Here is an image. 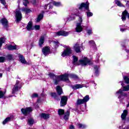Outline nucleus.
I'll return each mask as SVG.
<instances>
[{"instance_id": "nucleus-51", "label": "nucleus", "mask_w": 129, "mask_h": 129, "mask_svg": "<svg viewBox=\"0 0 129 129\" xmlns=\"http://www.w3.org/2000/svg\"><path fill=\"white\" fill-rule=\"evenodd\" d=\"M56 93H52L51 94V96H52V97H54V98L56 97Z\"/></svg>"}, {"instance_id": "nucleus-10", "label": "nucleus", "mask_w": 129, "mask_h": 129, "mask_svg": "<svg viewBox=\"0 0 129 129\" xmlns=\"http://www.w3.org/2000/svg\"><path fill=\"white\" fill-rule=\"evenodd\" d=\"M0 23H1V24L4 27V28H8V20L7 19L2 18L0 20Z\"/></svg>"}, {"instance_id": "nucleus-54", "label": "nucleus", "mask_w": 129, "mask_h": 129, "mask_svg": "<svg viewBox=\"0 0 129 129\" xmlns=\"http://www.w3.org/2000/svg\"><path fill=\"white\" fill-rule=\"evenodd\" d=\"M120 31H121V32H123V31H125V29H120Z\"/></svg>"}, {"instance_id": "nucleus-29", "label": "nucleus", "mask_w": 129, "mask_h": 129, "mask_svg": "<svg viewBox=\"0 0 129 129\" xmlns=\"http://www.w3.org/2000/svg\"><path fill=\"white\" fill-rule=\"evenodd\" d=\"M6 42L5 37H1L0 38V48L3 46V44Z\"/></svg>"}, {"instance_id": "nucleus-47", "label": "nucleus", "mask_w": 129, "mask_h": 129, "mask_svg": "<svg viewBox=\"0 0 129 129\" xmlns=\"http://www.w3.org/2000/svg\"><path fill=\"white\" fill-rule=\"evenodd\" d=\"M31 3L33 6H37V2H36V0H32Z\"/></svg>"}, {"instance_id": "nucleus-53", "label": "nucleus", "mask_w": 129, "mask_h": 129, "mask_svg": "<svg viewBox=\"0 0 129 129\" xmlns=\"http://www.w3.org/2000/svg\"><path fill=\"white\" fill-rule=\"evenodd\" d=\"M70 129H75V128L74 127V126L73 125H71V126H70Z\"/></svg>"}, {"instance_id": "nucleus-57", "label": "nucleus", "mask_w": 129, "mask_h": 129, "mask_svg": "<svg viewBox=\"0 0 129 129\" xmlns=\"http://www.w3.org/2000/svg\"><path fill=\"white\" fill-rule=\"evenodd\" d=\"M121 97L120 96H119L118 97V98L119 99V98H121Z\"/></svg>"}, {"instance_id": "nucleus-37", "label": "nucleus", "mask_w": 129, "mask_h": 129, "mask_svg": "<svg viewBox=\"0 0 129 129\" xmlns=\"http://www.w3.org/2000/svg\"><path fill=\"white\" fill-rule=\"evenodd\" d=\"M123 79L126 84H129V78L127 77H124Z\"/></svg>"}, {"instance_id": "nucleus-46", "label": "nucleus", "mask_w": 129, "mask_h": 129, "mask_svg": "<svg viewBox=\"0 0 129 129\" xmlns=\"http://www.w3.org/2000/svg\"><path fill=\"white\" fill-rule=\"evenodd\" d=\"M34 29L37 31L40 30V25H35L34 26Z\"/></svg>"}, {"instance_id": "nucleus-40", "label": "nucleus", "mask_w": 129, "mask_h": 129, "mask_svg": "<svg viewBox=\"0 0 129 129\" xmlns=\"http://www.w3.org/2000/svg\"><path fill=\"white\" fill-rule=\"evenodd\" d=\"M7 57L9 60H12L13 59V55L11 54H8Z\"/></svg>"}, {"instance_id": "nucleus-19", "label": "nucleus", "mask_w": 129, "mask_h": 129, "mask_svg": "<svg viewBox=\"0 0 129 129\" xmlns=\"http://www.w3.org/2000/svg\"><path fill=\"white\" fill-rule=\"evenodd\" d=\"M83 87V85L81 84H76L72 86L73 89H79V88H82Z\"/></svg>"}, {"instance_id": "nucleus-50", "label": "nucleus", "mask_w": 129, "mask_h": 129, "mask_svg": "<svg viewBox=\"0 0 129 129\" xmlns=\"http://www.w3.org/2000/svg\"><path fill=\"white\" fill-rule=\"evenodd\" d=\"M38 97L37 94H33L31 96L32 98H35V97Z\"/></svg>"}, {"instance_id": "nucleus-8", "label": "nucleus", "mask_w": 129, "mask_h": 129, "mask_svg": "<svg viewBox=\"0 0 129 129\" xmlns=\"http://www.w3.org/2000/svg\"><path fill=\"white\" fill-rule=\"evenodd\" d=\"M20 88H21V87H19V81H17L16 84L12 89V94H15L17 91H19Z\"/></svg>"}, {"instance_id": "nucleus-26", "label": "nucleus", "mask_w": 129, "mask_h": 129, "mask_svg": "<svg viewBox=\"0 0 129 129\" xmlns=\"http://www.w3.org/2000/svg\"><path fill=\"white\" fill-rule=\"evenodd\" d=\"M114 2H115V4L116 5H117V6H118V7H124V6L123 5H122V4H121V3H120V1H119L118 0H115Z\"/></svg>"}, {"instance_id": "nucleus-24", "label": "nucleus", "mask_w": 129, "mask_h": 129, "mask_svg": "<svg viewBox=\"0 0 129 129\" xmlns=\"http://www.w3.org/2000/svg\"><path fill=\"white\" fill-rule=\"evenodd\" d=\"M7 48L10 50H17V46L16 45H9Z\"/></svg>"}, {"instance_id": "nucleus-31", "label": "nucleus", "mask_w": 129, "mask_h": 129, "mask_svg": "<svg viewBox=\"0 0 129 129\" xmlns=\"http://www.w3.org/2000/svg\"><path fill=\"white\" fill-rule=\"evenodd\" d=\"M84 103H86L89 100V95H86L83 99Z\"/></svg>"}, {"instance_id": "nucleus-4", "label": "nucleus", "mask_w": 129, "mask_h": 129, "mask_svg": "<svg viewBox=\"0 0 129 129\" xmlns=\"http://www.w3.org/2000/svg\"><path fill=\"white\" fill-rule=\"evenodd\" d=\"M79 62L83 66H86L87 64H88L89 65H91V64H92V62H91L90 60L88 59L87 57H85L83 59H81L79 60Z\"/></svg>"}, {"instance_id": "nucleus-48", "label": "nucleus", "mask_w": 129, "mask_h": 129, "mask_svg": "<svg viewBox=\"0 0 129 129\" xmlns=\"http://www.w3.org/2000/svg\"><path fill=\"white\" fill-rule=\"evenodd\" d=\"M87 34H88V35H91L92 34V30L91 29L88 30Z\"/></svg>"}, {"instance_id": "nucleus-3", "label": "nucleus", "mask_w": 129, "mask_h": 129, "mask_svg": "<svg viewBox=\"0 0 129 129\" xmlns=\"http://www.w3.org/2000/svg\"><path fill=\"white\" fill-rule=\"evenodd\" d=\"M72 54V50L69 46H67L65 50L62 52L61 54L62 57H65L66 56H69Z\"/></svg>"}, {"instance_id": "nucleus-11", "label": "nucleus", "mask_w": 129, "mask_h": 129, "mask_svg": "<svg viewBox=\"0 0 129 129\" xmlns=\"http://www.w3.org/2000/svg\"><path fill=\"white\" fill-rule=\"evenodd\" d=\"M42 52L45 56H47L50 53V48L48 46L44 47L42 49Z\"/></svg>"}, {"instance_id": "nucleus-12", "label": "nucleus", "mask_w": 129, "mask_h": 129, "mask_svg": "<svg viewBox=\"0 0 129 129\" xmlns=\"http://www.w3.org/2000/svg\"><path fill=\"white\" fill-rule=\"evenodd\" d=\"M64 75H68V80H67L66 81H68L69 80V77L70 78H72L73 79H78V76L76 75H74L73 74H71L70 75H68L67 74H64Z\"/></svg>"}, {"instance_id": "nucleus-6", "label": "nucleus", "mask_w": 129, "mask_h": 129, "mask_svg": "<svg viewBox=\"0 0 129 129\" xmlns=\"http://www.w3.org/2000/svg\"><path fill=\"white\" fill-rule=\"evenodd\" d=\"M85 9V10H87V11H89V3L88 2H86V3H83L79 7V10H82V9Z\"/></svg>"}, {"instance_id": "nucleus-60", "label": "nucleus", "mask_w": 129, "mask_h": 129, "mask_svg": "<svg viewBox=\"0 0 129 129\" xmlns=\"http://www.w3.org/2000/svg\"><path fill=\"white\" fill-rule=\"evenodd\" d=\"M128 53H129V50L128 51Z\"/></svg>"}, {"instance_id": "nucleus-14", "label": "nucleus", "mask_w": 129, "mask_h": 129, "mask_svg": "<svg viewBox=\"0 0 129 129\" xmlns=\"http://www.w3.org/2000/svg\"><path fill=\"white\" fill-rule=\"evenodd\" d=\"M126 115H127V110H124L123 111V113H122V114L121 115V118L122 120H125Z\"/></svg>"}, {"instance_id": "nucleus-32", "label": "nucleus", "mask_w": 129, "mask_h": 129, "mask_svg": "<svg viewBox=\"0 0 129 129\" xmlns=\"http://www.w3.org/2000/svg\"><path fill=\"white\" fill-rule=\"evenodd\" d=\"M77 125H78V126H79V127H80V128H85V127H86V125L80 123H78L77 124Z\"/></svg>"}, {"instance_id": "nucleus-2", "label": "nucleus", "mask_w": 129, "mask_h": 129, "mask_svg": "<svg viewBox=\"0 0 129 129\" xmlns=\"http://www.w3.org/2000/svg\"><path fill=\"white\" fill-rule=\"evenodd\" d=\"M73 16H77L79 17V21L80 23H77V27L76 28V31L78 33H80V32H82V26H81V23H82V17L80 16L79 14H74Z\"/></svg>"}, {"instance_id": "nucleus-13", "label": "nucleus", "mask_w": 129, "mask_h": 129, "mask_svg": "<svg viewBox=\"0 0 129 129\" xmlns=\"http://www.w3.org/2000/svg\"><path fill=\"white\" fill-rule=\"evenodd\" d=\"M57 36H68L69 35V33L66 31H59L56 32Z\"/></svg>"}, {"instance_id": "nucleus-25", "label": "nucleus", "mask_w": 129, "mask_h": 129, "mask_svg": "<svg viewBox=\"0 0 129 129\" xmlns=\"http://www.w3.org/2000/svg\"><path fill=\"white\" fill-rule=\"evenodd\" d=\"M45 40V38L44 36H41L39 39V46H42L43 44H44V41Z\"/></svg>"}, {"instance_id": "nucleus-56", "label": "nucleus", "mask_w": 129, "mask_h": 129, "mask_svg": "<svg viewBox=\"0 0 129 129\" xmlns=\"http://www.w3.org/2000/svg\"><path fill=\"white\" fill-rule=\"evenodd\" d=\"M53 8V6H50L49 9H52Z\"/></svg>"}, {"instance_id": "nucleus-35", "label": "nucleus", "mask_w": 129, "mask_h": 129, "mask_svg": "<svg viewBox=\"0 0 129 129\" xmlns=\"http://www.w3.org/2000/svg\"><path fill=\"white\" fill-rule=\"evenodd\" d=\"M53 6H55V7H60V6H61V3L53 2Z\"/></svg>"}, {"instance_id": "nucleus-44", "label": "nucleus", "mask_w": 129, "mask_h": 129, "mask_svg": "<svg viewBox=\"0 0 129 129\" xmlns=\"http://www.w3.org/2000/svg\"><path fill=\"white\" fill-rule=\"evenodd\" d=\"M5 94H6V93L3 92L2 91H0V98H3Z\"/></svg>"}, {"instance_id": "nucleus-39", "label": "nucleus", "mask_w": 129, "mask_h": 129, "mask_svg": "<svg viewBox=\"0 0 129 129\" xmlns=\"http://www.w3.org/2000/svg\"><path fill=\"white\" fill-rule=\"evenodd\" d=\"M94 70H96L95 71V75L97 76V74L98 73V67H97V66H95L94 67Z\"/></svg>"}, {"instance_id": "nucleus-55", "label": "nucleus", "mask_w": 129, "mask_h": 129, "mask_svg": "<svg viewBox=\"0 0 129 129\" xmlns=\"http://www.w3.org/2000/svg\"><path fill=\"white\" fill-rule=\"evenodd\" d=\"M0 77H3V74L2 73H0Z\"/></svg>"}, {"instance_id": "nucleus-21", "label": "nucleus", "mask_w": 129, "mask_h": 129, "mask_svg": "<svg viewBox=\"0 0 129 129\" xmlns=\"http://www.w3.org/2000/svg\"><path fill=\"white\" fill-rule=\"evenodd\" d=\"M69 115H70V111H67L64 115V119H65V120H68V119L69 118Z\"/></svg>"}, {"instance_id": "nucleus-17", "label": "nucleus", "mask_w": 129, "mask_h": 129, "mask_svg": "<svg viewBox=\"0 0 129 129\" xmlns=\"http://www.w3.org/2000/svg\"><path fill=\"white\" fill-rule=\"evenodd\" d=\"M26 29L27 31H32V30H34V29H33V24L31 22L28 23Z\"/></svg>"}, {"instance_id": "nucleus-9", "label": "nucleus", "mask_w": 129, "mask_h": 129, "mask_svg": "<svg viewBox=\"0 0 129 129\" xmlns=\"http://www.w3.org/2000/svg\"><path fill=\"white\" fill-rule=\"evenodd\" d=\"M16 18L17 22H20L22 20V13L19 10H17L16 12Z\"/></svg>"}, {"instance_id": "nucleus-1", "label": "nucleus", "mask_w": 129, "mask_h": 129, "mask_svg": "<svg viewBox=\"0 0 129 129\" xmlns=\"http://www.w3.org/2000/svg\"><path fill=\"white\" fill-rule=\"evenodd\" d=\"M50 78H53L54 80V84L57 85L60 80L62 81H66L68 80V76L67 75H63L62 76H55L53 74H49Z\"/></svg>"}, {"instance_id": "nucleus-16", "label": "nucleus", "mask_w": 129, "mask_h": 129, "mask_svg": "<svg viewBox=\"0 0 129 129\" xmlns=\"http://www.w3.org/2000/svg\"><path fill=\"white\" fill-rule=\"evenodd\" d=\"M74 48L77 53H80V52H81V51H80V46H79V43H76Z\"/></svg>"}, {"instance_id": "nucleus-15", "label": "nucleus", "mask_w": 129, "mask_h": 129, "mask_svg": "<svg viewBox=\"0 0 129 129\" xmlns=\"http://www.w3.org/2000/svg\"><path fill=\"white\" fill-rule=\"evenodd\" d=\"M40 116L42 118H44V119H48L50 117V115L49 114L45 113H42L40 114Z\"/></svg>"}, {"instance_id": "nucleus-41", "label": "nucleus", "mask_w": 129, "mask_h": 129, "mask_svg": "<svg viewBox=\"0 0 129 129\" xmlns=\"http://www.w3.org/2000/svg\"><path fill=\"white\" fill-rule=\"evenodd\" d=\"M5 60H6V58L4 56H1L0 57V62L3 63L5 62Z\"/></svg>"}, {"instance_id": "nucleus-5", "label": "nucleus", "mask_w": 129, "mask_h": 129, "mask_svg": "<svg viewBox=\"0 0 129 129\" xmlns=\"http://www.w3.org/2000/svg\"><path fill=\"white\" fill-rule=\"evenodd\" d=\"M32 111H33V109L30 107L21 109V112L24 115L29 114L30 112H32Z\"/></svg>"}, {"instance_id": "nucleus-28", "label": "nucleus", "mask_w": 129, "mask_h": 129, "mask_svg": "<svg viewBox=\"0 0 129 129\" xmlns=\"http://www.w3.org/2000/svg\"><path fill=\"white\" fill-rule=\"evenodd\" d=\"M124 84L123 83H121V86L123 87V91H128L129 90V85H127L126 86H123Z\"/></svg>"}, {"instance_id": "nucleus-20", "label": "nucleus", "mask_w": 129, "mask_h": 129, "mask_svg": "<svg viewBox=\"0 0 129 129\" xmlns=\"http://www.w3.org/2000/svg\"><path fill=\"white\" fill-rule=\"evenodd\" d=\"M117 94H120L121 96H127V94L126 93L122 92L121 89H119L118 91L116 92Z\"/></svg>"}, {"instance_id": "nucleus-59", "label": "nucleus", "mask_w": 129, "mask_h": 129, "mask_svg": "<svg viewBox=\"0 0 129 129\" xmlns=\"http://www.w3.org/2000/svg\"><path fill=\"white\" fill-rule=\"evenodd\" d=\"M47 8V5H45V9Z\"/></svg>"}, {"instance_id": "nucleus-22", "label": "nucleus", "mask_w": 129, "mask_h": 129, "mask_svg": "<svg viewBox=\"0 0 129 129\" xmlns=\"http://www.w3.org/2000/svg\"><path fill=\"white\" fill-rule=\"evenodd\" d=\"M19 59L21 63H23V64H27V61H26V59H25V57H24V56L20 55Z\"/></svg>"}, {"instance_id": "nucleus-30", "label": "nucleus", "mask_w": 129, "mask_h": 129, "mask_svg": "<svg viewBox=\"0 0 129 129\" xmlns=\"http://www.w3.org/2000/svg\"><path fill=\"white\" fill-rule=\"evenodd\" d=\"M84 103V102L83 101V99H78L77 101V104L78 105H80V104H83Z\"/></svg>"}, {"instance_id": "nucleus-27", "label": "nucleus", "mask_w": 129, "mask_h": 129, "mask_svg": "<svg viewBox=\"0 0 129 129\" xmlns=\"http://www.w3.org/2000/svg\"><path fill=\"white\" fill-rule=\"evenodd\" d=\"M73 58L74 59L73 64H74V65H79V64L77 63V61H78V58H77V57H76V56L74 55L73 56Z\"/></svg>"}, {"instance_id": "nucleus-49", "label": "nucleus", "mask_w": 129, "mask_h": 129, "mask_svg": "<svg viewBox=\"0 0 129 129\" xmlns=\"http://www.w3.org/2000/svg\"><path fill=\"white\" fill-rule=\"evenodd\" d=\"M89 43L91 44V45H93V46H95V42H94V41L91 40L89 41Z\"/></svg>"}, {"instance_id": "nucleus-38", "label": "nucleus", "mask_w": 129, "mask_h": 129, "mask_svg": "<svg viewBox=\"0 0 129 129\" xmlns=\"http://www.w3.org/2000/svg\"><path fill=\"white\" fill-rule=\"evenodd\" d=\"M29 124H34V119L33 118H30L28 119Z\"/></svg>"}, {"instance_id": "nucleus-45", "label": "nucleus", "mask_w": 129, "mask_h": 129, "mask_svg": "<svg viewBox=\"0 0 129 129\" xmlns=\"http://www.w3.org/2000/svg\"><path fill=\"white\" fill-rule=\"evenodd\" d=\"M0 2L3 6H6L7 5V2H6V0H0Z\"/></svg>"}, {"instance_id": "nucleus-23", "label": "nucleus", "mask_w": 129, "mask_h": 129, "mask_svg": "<svg viewBox=\"0 0 129 129\" xmlns=\"http://www.w3.org/2000/svg\"><path fill=\"white\" fill-rule=\"evenodd\" d=\"M43 18H44V15L43 14H39L37 18L36 22L39 23L41 20H43Z\"/></svg>"}, {"instance_id": "nucleus-18", "label": "nucleus", "mask_w": 129, "mask_h": 129, "mask_svg": "<svg viewBox=\"0 0 129 129\" xmlns=\"http://www.w3.org/2000/svg\"><path fill=\"white\" fill-rule=\"evenodd\" d=\"M56 92L58 94V95H61L62 93H63V90H62V88L59 86H57L56 87Z\"/></svg>"}, {"instance_id": "nucleus-36", "label": "nucleus", "mask_w": 129, "mask_h": 129, "mask_svg": "<svg viewBox=\"0 0 129 129\" xmlns=\"http://www.w3.org/2000/svg\"><path fill=\"white\" fill-rule=\"evenodd\" d=\"M22 11L26 13H30V12H31V10L29 9V8H22Z\"/></svg>"}, {"instance_id": "nucleus-52", "label": "nucleus", "mask_w": 129, "mask_h": 129, "mask_svg": "<svg viewBox=\"0 0 129 129\" xmlns=\"http://www.w3.org/2000/svg\"><path fill=\"white\" fill-rule=\"evenodd\" d=\"M53 44H54V46H55V47H58V45H59V42L54 41L53 42Z\"/></svg>"}, {"instance_id": "nucleus-58", "label": "nucleus", "mask_w": 129, "mask_h": 129, "mask_svg": "<svg viewBox=\"0 0 129 129\" xmlns=\"http://www.w3.org/2000/svg\"><path fill=\"white\" fill-rule=\"evenodd\" d=\"M128 4V1H127L126 6H127Z\"/></svg>"}, {"instance_id": "nucleus-34", "label": "nucleus", "mask_w": 129, "mask_h": 129, "mask_svg": "<svg viewBox=\"0 0 129 129\" xmlns=\"http://www.w3.org/2000/svg\"><path fill=\"white\" fill-rule=\"evenodd\" d=\"M11 120V117H9L6 118L3 122V124H6L8 121Z\"/></svg>"}, {"instance_id": "nucleus-7", "label": "nucleus", "mask_w": 129, "mask_h": 129, "mask_svg": "<svg viewBox=\"0 0 129 129\" xmlns=\"http://www.w3.org/2000/svg\"><path fill=\"white\" fill-rule=\"evenodd\" d=\"M67 100H68V98L67 97V96H62L60 100V106H65V105L67 104Z\"/></svg>"}, {"instance_id": "nucleus-42", "label": "nucleus", "mask_w": 129, "mask_h": 129, "mask_svg": "<svg viewBox=\"0 0 129 129\" xmlns=\"http://www.w3.org/2000/svg\"><path fill=\"white\" fill-rule=\"evenodd\" d=\"M28 4H29V1L28 0H24L23 5L25 7H27V6H28Z\"/></svg>"}, {"instance_id": "nucleus-33", "label": "nucleus", "mask_w": 129, "mask_h": 129, "mask_svg": "<svg viewBox=\"0 0 129 129\" xmlns=\"http://www.w3.org/2000/svg\"><path fill=\"white\" fill-rule=\"evenodd\" d=\"M58 113L59 115L61 116V115H63V114H64V113H65V112L64 111V110H63L62 109H58Z\"/></svg>"}, {"instance_id": "nucleus-43", "label": "nucleus", "mask_w": 129, "mask_h": 129, "mask_svg": "<svg viewBox=\"0 0 129 129\" xmlns=\"http://www.w3.org/2000/svg\"><path fill=\"white\" fill-rule=\"evenodd\" d=\"M93 16V14L90 12H87V17H92Z\"/></svg>"}]
</instances>
